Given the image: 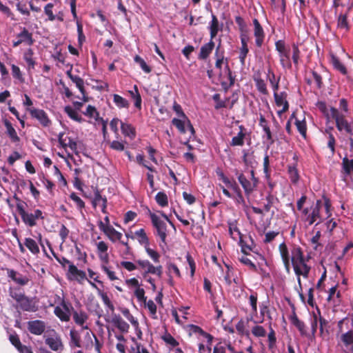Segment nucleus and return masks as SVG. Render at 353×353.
<instances>
[{
    "instance_id": "obj_21",
    "label": "nucleus",
    "mask_w": 353,
    "mask_h": 353,
    "mask_svg": "<svg viewBox=\"0 0 353 353\" xmlns=\"http://www.w3.org/2000/svg\"><path fill=\"white\" fill-rule=\"evenodd\" d=\"M97 252L99 260L102 263L108 264L109 263V254L108 253V245L103 241H99L96 243Z\"/></svg>"
},
{
    "instance_id": "obj_24",
    "label": "nucleus",
    "mask_w": 353,
    "mask_h": 353,
    "mask_svg": "<svg viewBox=\"0 0 353 353\" xmlns=\"http://www.w3.org/2000/svg\"><path fill=\"white\" fill-rule=\"evenodd\" d=\"M279 250L281 256L283 263L288 272L290 270V256L288 248L285 242L281 243L279 246Z\"/></svg>"
},
{
    "instance_id": "obj_48",
    "label": "nucleus",
    "mask_w": 353,
    "mask_h": 353,
    "mask_svg": "<svg viewBox=\"0 0 353 353\" xmlns=\"http://www.w3.org/2000/svg\"><path fill=\"white\" fill-rule=\"evenodd\" d=\"M212 99L215 102L214 108L219 110L227 107V103L229 101L230 98L227 97L225 100H221L220 94L216 93L212 96Z\"/></svg>"
},
{
    "instance_id": "obj_20",
    "label": "nucleus",
    "mask_w": 353,
    "mask_h": 353,
    "mask_svg": "<svg viewBox=\"0 0 353 353\" xmlns=\"http://www.w3.org/2000/svg\"><path fill=\"white\" fill-rule=\"evenodd\" d=\"M288 94L285 92H281L279 93H274V98L276 105L278 107L283 106L282 110L278 111V114L281 115L282 113L288 110L289 104L287 101Z\"/></svg>"
},
{
    "instance_id": "obj_63",
    "label": "nucleus",
    "mask_w": 353,
    "mask_h": 353,
    "mask_svg": "<svg viewBox=\"0 0 353 353\" xmlns=\"http://www.w3.org/2000/svg\"><path fill=\"white\" fill-rule=\"evenodd\" d=\"M266 203L264 205V210L265 212H269L271 207L274 205V202L278 201V199L272 194L269 193L265 196Z\"/></svg>"
},
{
    "instance_id": "obj_62",
    "label": "nucleus",
    "mask_w": 353,
    "mask_h": 353,
    "mask_svg": "<svg viewBox=\"0 0 353 353\" xmlns=\"http://www.w3.org/2000/svg\"><path fill=\"white\" fill-rule=\"evenodd\" d=\"M252 334L255 336V337H264L265 336L266 334H267V332L265 330V329L261 326V325H254L252 328Z\"/></svg>"
},
{
    "instance_id": "obj_51",
    "label": "nucleus",
    "mask_w": 353,
    "mask_h": 353,
    "mask_svg": "<svg viewBox=\"0 0 353 353\" xmlns=\"http://www.w3.org/2000/svg\"><path fill=\"white\" fill-rule=\"evenodd\" d=\"M185 123H187V120H184L181 118H174L172 120V124L174 125L181 134H184L186 132Z\"/></svg>"
},
{
    "instance_id": "obj_27",
    "label": "nucleus",
    "mask_w": 353,
    "mask_h": 353,
    "mask_svg": "<svg viewBox=\"0 0 353 353\" xmlns=\"http://www.w3.org/2000/svg\"><path fill=\"white\" fill-rule=\"evenodd\" d=\"M45 343L53 351L57 352L63 349V345L60 336L57 335L54 337H47L45 340Z\"/></svg>"
},
{
    "instance_id": "obj_61",
    "label": "nucleus",
    "mask_w": 353,
    "mask_h": 353,
    "mask_svg": "<svg viewBox=\"0 0 353 353\" xmlns=\"http://www.w3.org/2000/svg\"><path fill=\"white\" fill-rule=\"evenodd\" d=\"M144 304L147 307V308L148 309L151 317L152 319H157V305L154 303V301L152 300H151V299H150L148 301L146 300V302L144 303Z\"/></svg>"
},
{
    "instance_id": "obj_12",
    "label": "nucleus",
    "mask_w": 353,
    "mask_h": 353,
    "mask_svg": "<svg viewBox=\"0 0 353 353\" xmlns=\"http://www.w3.org/2000/svg\"><path fill=\"white\" fill-rule=\"evenodd\" d=\"M6 270L7 271L8 277L19 285H26L30 281L28 276L23 275L13 269L6 268Z\"/></svg>"
},
{
    "instance_id": "obj_34",
    "label": "nucleus",
    "mask_w": 353,
    "mask_h": 353,
    "mask_svg": "<svg viewBox=\"0 0 353 353\" xmlns=\"http://www.w3.org/2000/svg\"><path fill=\"white\" fill-rule=\"evenodd\" d=\"M189 327L192 333L199 334V335L202 336L207 339V343H210V345H212L213 340L212 335L205 332L201 327L196 325L191 324L189 325Z\"/></svg>"
},
{
    "instance_id": "obj_19",
    "label": "nucleus",
    "mask_w": 353,
    "mask_h": 353,
    "mask_svg": "<svg viewBox=\"0 0 353 353\" xmlns=\"http://www.w3.org/2000/svg\"><path fill=\"white\" fill-rule=\"evenodd\" d=\"M28 331L34 335L42 334L46 330V323L41 320H34L28 322Z\"/></svg>"
},
{
    "instance_id": "obj_45",
    "label": "nucleus",
    "mask_w": 353,
    "mask_h": 353,
    "mask_svg": "<svg viewBox=\"0 0 353 353\" xmlns=\"http://www.w3.org/2000/svg\"><path fill=\"white\" fill-rule=\"evenodd\" d=\"M24 245L30 250L32 254H37L39 253V248L37 242L32 239L26 238Z\"/></svg>"
},
{
    "instance_id": "obj_60",
    "label": "nucleus",
    "mask_w": 353,
    "mask_h": 353,
    "mask_svg": "<svg viewBox=\"0 0 353 353\" xmlns=\"http://www.w3.org/2000/svg\"><path fill=\"white\" fill-rule=\"evenodd\" d=\"M145 252L148 255V256L154 262L159 263L160 261V254L159 253L154 249L150 248V245L145 248Z\"/></svg>"
},
{
    "instance_id": "obj_7",
    "label": "nucleus",
    "mask_w": 353,
    "mask_h": 353,
    "mask_svg": "<svg viewBox=\"0 0 353 353\" xmlns=\"http://www.w3.org/2000/svg\"><path fill=\"white\" fill-rule=\"evenodd\" d=\"M137 263L138 264L140 270H143L142 275L144 278H145L149 274L157 275L159 278L162 276L163 267L161 265L154 266L147 259H139L137 261Z\"/></svg>"
},
{
    "instance_id": "obj_8",
    "label": "nucleus",
    "mask_w": 353,
    "mask_h": 353,
    "mask_svg": "<svg viewBox=\"0 0 353 353\" xmlns=\"http://www.w3.org/2000/svg\"><path fill=\"white\" fill-rule=\"evenodd\" d=\"M73 307L69 301H61V304L54 307V314L63 322H68L72 314Z\"/></svg>"
},
{
    "instance_id": "obj_6",
    "label": "nucleus",
    "mask_w": 353,
    "mask_h": 353,
    "mask_svg": "<svg viewBox=\"0 0 353 353\" xmlns=\"http://www.w3.org/2000/svg\"><path fill=\"white\" fill-rule=\"evenodd\" d=\"M215 59V68L219 70V77L221 79L225 74L232 72L229 66L228 58L225 57V52L221 48V41L216 47L214 54Z\"/></svg>"
},
{
    "instance_id": "obj_4",
    "label": "nucleus",
    "mask_w": 353,
    "mask_h": 353,
    "mask_svg": "<svg viewBox=\"0 0 353 353\" xmlns=\"http://www.w3.org/2000/svg\"><path fill=\"white\" fill-rule=\"evenodd\" d=\"M229 234L232 239L234 241L239 240V245L241 248L242 252L247 254L248 251H252L255 247L254 240L250 236L251 241L250 244H247L242 238V234L241 233L239 228L237 227V222L236 221L228 222Z\"/></svg>"
},
{
    "instance_id": "obj_56",
    "label": "nucleus",
    "mask_w": 353,
    "mask_h": 353,
    "mask_svg": "<svg viewBox=\"0 0 353 353\" xmlns=\"http://www.w3.org/2000/svg\"><path fill=\"white\" fill-rule=\"evenodd\" d=\"M292 47V61L295 66H298L301 57V51L297 43H293Z\"/></svg>"
},
{
    "instance_id": "obj_2",
    "label": "nucleus",
    "mask_w": 353,
    "mask_h": 353,
    "mask_svg": "<svg viewBox=\"0 0 353 353\" xmlns=\"http://www.w3.org/2000/svg\"><path fill=\"white\" fill-rule=\"evenodd\" d=\"M149 216L150 218L152 225L155 229L154 235L159 236L160 239L159 246L163 249L164 247L167 246L168 243L166 241L168 236V230L166 222L161 219V217L149 210Z\"/></svg>"
},
{
    "instance_id": "obj_35",
    "label": "nucleus",
    "mask_w": 353,
    "mask_h": 353,
    "mask_svg": "<svg viewBox=\"0 0 353 353\" xmlns=\"http://www.w3.org/2000/svg\"><path fill=\"white\" fill-rule=\"evenodd\" d=\"M330 61L333 65V68L336 70L339 71L343 75H346L347 74V70L346 67L336 56L332 54Z\"/></svg>"
},
{
    "instance_id": "obj_59",
    "label": "nucleus",
    "mask_w": 353,
    "mask_h": 353,
    "mask_svg": "<svg viewBox=\"0 0 353 353\" xmlns=\"http://www.w3.org/2000/svg\"><path fill=\"white\" fill-rule=\"evenodd\" d=\"M163 341L171 347H174L179 345V342L170 334L166 332L161 336Z\"/></svg>"
},
{
    "instance_id": "obj_16",
    "label": "nucleus",
    "mask_w": 353,
    "mask_h": 353,
    "mask_svg": "<svg viewBox=\"0 0 353 353\" xmlns=\"http://www.w3.org/2000/svg\"><path fill=\"white\" fill-rule=\"evenodd\" d=\"M67 277L69 280H77L78 282L86 279V274L84 271L79 270L73 263L70 264L67 273Z\"/></svg>"
},
{
    "instance_id": "obj_10",
    "label": "nucleus",
    "mask_w": 353,
    "mask_h": 353,
    "mask_svg": "<svg viewBox=\"0 0 353 353\" xmlns=\"http://www.w3.org/2000/svg\"><path fill=\"white\" fill-rule=\"evenodd\" d=\"M21 31L16 36V40L13 41L12 46L17 47L21 43H25L27 46H32L34 43L32 34L26 29V28H21Z\"/></svg>"
},
{
    "instance_id": "obj_1",
    "label": "nucleus",
    "mask_w": 353,
    "mask_h": 353,
    "mask_svg": "<svg viewBox=\"0 0 353 353\" xmlns=\"http://www.w3.org/2000/svg\"><path fill=\"white\" fill-rule=\"evenodd\" d=\"M13 198L16 200V208L23 223L30 228H32L37 224V220L44 219L43 212L39 209H36L33 212H28L26 208L27 206L26 202L22 201L16 194Z\"/></svg>"
},
{
    "instance_id": "obj_36",
    "label": "nucleus",
    "mask_w": 353,
    "mask_h": 353,
    "mask_svg": "<svg viewBox=\"0 0 353 353\" xmlns=\"http://www.w3.org/2000/svg\"><path fill=\"white\" fill-rule=\"evenodd\" d=\"M290 50L279 53L280 63L284 69H291L292 62L290 57Z\"/></svg>"
},
{
    "instance_id": "obj_42",
    "label": "nucleus",
    "mask_w": 353,
    "mask_h": 353,
    "mask_svg": "<svg viewBox=\"0 0 353 353\" xmlns=\"http://www.w3.org/2000/svg\"><path fill=\"white\" fill-rule=\"evenodd\" d=\"M342 172L344 174V178L353 172V159H349L344 157L342 161Z\"/></svg>"
},
{
    "instance_id": "obj_11",
    "label": "nucleus",
    "mask_w": 353,
    "mask_h": 353,
    "mask_svg": "<svg viewBox=\"0 0 353 353\" xmlns=\"http://www.w3.org/2000/svg\"><path fill=\"white\" fill-rule=\"evenodd\" d=\"M98 226L100 230L105 234V235L112 243L121 241V239L123 236L122 234L120 232L116 230L112 226H106V228H104L103 221H98Z\"/></svg>"
},
{
    "instance_id": "obj_17",
    "label": "nucleus",
    "mask_w": 353,
    "mask_h": 353,
    "mask_svg": "<svg viewBox=\"0 0 353 353\" xmlns=\"http://www.w3.org/2000/svg\"><path fill=\"white\" fill-rule=\"evenodd\" d=\"M290 323L299 331L301 336L310 338V334L307 331V326L305 323L301 321L295 312L289 317Z\"/></svg>"
},
{
    "instance_id": "obj_15",
    "label": "nucleus",
    "mask_w": 353,
    "mask_h": 353,
    "mask_svg": "<svg viewBox=\"0 0 353 353\" xmlns=\"http://www.w3.org/2000/svg\"><path fill=\"white\" fill-rule=\"evenodd\" d=\"M290 252V262L292 263L293 269H297V263L305 260L303 252L301 248L296 245H292Z\"/></svg>"
},
{
    "instance_id": "obj_23",
    "label": "nucleus",
    "mask_w": 353,
    "mask_h": 353,
    "mask_svg": "<svg viewBox=\"0 0 353 353\" xmlns=\"http://www.w3.org/2000/svg\"><path fill=\"white\" fill-rule=\"evenodd\" d=\"M239 132L231 140L230 143L231 146H243L244 145V139L248 133L247 129L243 125H239Z\"/></svg>"
},
{
    "instance_id": "obj_14",
    "label": "nucleus",
    "mask_w": 353,
    "mask_h": 353,
    "mask_svg": "<svg viewBox=\"0 0 353 353\" xmlns=\"http://www.w3.org/2000/svg\"><path fill=\"white\" fill-rule=\"evenodd\" d=\"M306 262V259L301 262H298L297 269H294V273L297 276V281L300 288H301V281L300 276H303L304 278L307 279L311 269L310 266L308 265Z\"/></svg>"
},
{
    "instance_id": "obj_22",
    "label": "nucleus",
    "mask_w": 353,
    "mask_h": 353,
    "mask_svg": "<svg viewBox=\"0 0 353 353\" xmlns=\"http://www.w3.org/2000/svg\"><path fill=\"white\" fill-rule=\"evenodd\" d=\"M238 180L244 190L245 194L249 196L256 188V185L255 182L247 179V177L242 173L238 176Z\"/></svg>"
},
{
    "instance_id": "obj_49",
    "label": "nucleus",
    "mask_w": 353,
    "mask_h": 353,
    "mask_svg": "<svg viewBox=\"0 0 353 353\" xmlns=\"http://www.w3.org/2000/svg\"><path fill=\"white\" fill-rule=\"evenodd\" d=\"M337 26L341 29L349 30V25L347 22V13H341L337 20Z\"/></svg>"
},
{
    "instance_id": "obj_46",
    "label": "nucleus",
    "mask_w": 353,
    "mask_h": 353,
    "mask_svg": "<svg viewBox=\"0 0 353 353\" xmlns=\"http://www.w3.org/2000/svg\"><path fill=\"white\" fill-rule=\"evenodd\" d=\"M97 294L102 299L103 303L104 305L112 312L114 310V306L112 301H110V298L108 296V294L103 291H102L100 289H97Z\"/></svg>"
},
{
    "instance_id": "obj_54",
    "label": "nucleus",
    "mask_w": 353,
    "mask_h": 353,
    "mask_svg": "<svg viewBox=\"0 0 353 353\" xmlns=\"http://www.w3.org/2000/svg\"><path fill=\"white\" fill-rule=\"evenodd\" d=\"M113 101L119 108H128V100L117 94L113 95Z\"/></svg>"
},
{
    "instance_id": "obj_38",
    "label": "nucleus",
    "mask_w": 353,
    "mask_h": 353,
    "mask_svg": "<svg viewBox=\"0 0 353 353\" xmlns=\"http://www.w3.org/2000/svg\"><path fill=\"white\" fill-rule=\"evenodd\" d=\"M134 234L137 236L139 244L143 245L144 248L150 245L149 238L148 237L143 228H141L135 231Z\"/></svg>"
},
{
    "instance_id": "obj_53",
    "label": "nucleus",
    "mask_w": 353,
    "mask_h": 353,
    "mask_svg": "<svg viewBox=\"0 0 353 353\" xmlns=\"http://www.w3.org/2000/svg\"><path fill=\"white\" fill-rule=\"evenodd\" d=\"M341 341L345 346L347 347L353 344V330H350L341 336Z\"/></svg>"
},
{
    "instance_id": "obj_29",
    "label": "nucleus",
    "mask_w": 353,
    "mask_h": 353,
    "mask_svg": "<svg viewBox=\"0 0 353 353\" xmlns=\"http://www.w3.org/2000/svg\"><path fill=\"white\" fill-rule=\"evenodd\" d=\"M253 80L255 83L256 90L262 94H268V90L265 81L261 78L259 72L255 73L253 76Z\"/></svg>"
},
{
    "instance_id": "obj_33",
    "label": "nucleus",
    "mask_w": 353,
    "mask_h": 353,
    "mask_svg": "<svg viewBox=\"0 0 353 353\" xmlns=\"http://www.w3.org/2000/svg\"><path fill=\"white\" fill-rule=\"evenodd\" d=\"M3 124L6 128V133L8 136L10 137L12 142H19L20 141V138L17 135V133L15 129L13 128L12 123L8 119H4Z\"/></svg>"
},
{
    "instance_id": "obj_40",
    "label": "nucleus",
    "mask_w": 353,
    "mask_h": 353,
    "mask_svg": "<svg viewBox=\"0 0 353 353\" xmlns=\"http://www.w3.org/2000/svg\"><path fill=\"white\" fill-rule=\"evenodd\" d=\"M210 30V38L213 39L217 35L218 32L220 30L219 21L214 14H212V20L208 26Z\"/></svg>"
},
{
    "instance_id": "obj_31",
    "label": "nucleus",
    "mask_w": 353,
    "mask_h": 353,
    "mask_svg": "<svg viewBox=\"0 0 353 353\" xmlns=\"http://www.w3.org/2000/svg\"><path fill=\"white\" fill-rule=\"evenodd\" d=\"M172 108H173V110L176 112V114L179 117V118H181V119H183L184 120H187L188 128L189 130L190 131L191 134L193 135L194 134V129L192 125L191 124L189 119L188 118V117L185 115V114L183 111V109H182L181 105H179L176 101H174Z\"/></svg>"
},
{
    "instance_id": "obj_64",
    "label": "nucleus",
    "mask_w": 353,
    "mask_h": 353,
    "mask_svg": "<svg viewBox=\"0 0 353 353\" xmlns=\"http://www.w3.org/2000/svg\"><path fill=\"white\" fill-rule=\"evenodd\" d=\"M70 198L75 203L77 209L81 212L85 208L84 201L74 192L70 194Z\"/></svg>"
},
{
    "instance_id": "obj_39",
    "label": "nucleus",
    "mask_w": 353,
    "mask_h": 353,
    "mask_svg": "<svg viewBox=\"0 0 353 353\" xmlns=\"http://www.w3.org/2000/svg\"><path fill=\"white\" fill-rule=\"evenodd\" d=\"M83 114L90 119H94L98 124H99L100 119H103L99 117V113L96 108L91 105L87 106L85 111L83 112Z\"/></svg>"
},
{
    "instance_id": "obj_3",
    "label": "nucleus",
    "mask_w": 353,
    "mask_h": 353,
    "mask_svg": "<svg viewBox=\"0 0 353 353\" xmlns=\"http://www.w3.org/2000/svg\"><path fill=\"white\" fill-rule=\"evenodd\" d=\"M330 114L332 119L335 120L336 127L339 132H345L353 137V123L349 122L343 113L340 112L336 108H330Z\"/></svg>"
},
{
    "instance_id": "obj_57",
    "label": "nucleus",
    "mask_w": 353,
    "mask_h": 353,
    "mask_svg": "<svg viewBox=\"0 0 353 353\" xmlns=\"http://www.w3.org/2000/svg\"><path fill=\"white\" fill-rule=\"evenodd\" d=\"M134 61L139 65L140 68L145 73H150L152 71L151 68L148 65L146 62L140 56L136 55L134 57Z\"/></svg>"
},
{
    "instance_id": "obj_44",
    "label": "nucleus",
    "mask_w": 353,
    "mask_h": 353,
    "mask_svg": "<svg viewBox=\"0 0 353 353\" xmlns=\"http://www.w3.org/2000/svg\"><path fill=\"white\" fill-rule=\"evenodd\" d=\"M19 307L26 312L33 311V305L32 301L26 295L17 303Z\"/></svg>"
},
{
    "instance_id": "obj_50",
    "label": "nucleus",
    "mask_w": 353,
    "mask_h": 353,
    "mask_svg": "<svg viewBox=\"0 0 353 353\" xmlns=\"http://www.w3.org/2000/svg\"><path fill=\"white\" fill-rule=\"evenodd\" d=\"M228 80H229V82H227V81H221V87L223 89V90L227 92L228 91V90L234 85V82H235V76H233L232 75V72H230V73H227V74H225Z\"/></svg>"
},
{
    "instance_id": "obj_52",
    "label": "nucleus",
    "mask_w": 353,
    "mask_h": 353,
    "mask_svg": "<svg viewBox=\"0 0 353 353\" xmlns=\"http://www.w3.org/2000/svg\"><path fill=\"white\" fill-rule=\"evenodd\" d=\"M155 200L157 204L162 208L168 205V198L164 192H159L155 196Z\"/></svg>"
},
{
    "instance_id": "obj_37",
    "label": "nucleus",
    "mask_w": 353,
    "mask_h": 353,
    "mask_svg": "<svg viewBox=\"0 0 353 353\" xmlns=\"http://www.w3.org/2000/svg\"><path fill=\"white\" fill-rule=\"evenodd\" d=\"M121 128L123 134L130 139L135 138L136 132L134 128L130 123L121 122Z\"/></svg>"
},
{
    "instance_id": "obj_25",
    "label": "nucleus",
    "mask_w": 353,
    "mask_h": 353,
    "mask_svg": "<svg viewBox=\"0 0 353 353\" xmlns=\"http://www.w3.org/2000/svg\"><path fill=\"white\" fill-rule=\"evenodd\" d=\"M215 46V43L213 41V39L210 38L209 42L203 44L201 48L200 52L198 55V59L200 60H206L210 54L212 52Z\"/></svg>"
},
{
    "instance_id": "obj_30",
    "label": "nucleus",
    "mask_w": 353,
    "mask_h": 353,
    "mask_svg": "<svg viewBox=\"0 0 353 353\" xmlns=\"http://www.w3.org/2000/svg\"><path fill=\"white\" fill-rule=\"evenodd\" d=\"M72 316L74 321L78 325L82 327L83 329H88L87 325H84L85 323L87 321L88 319V315L85 312L81 310L80 312L73 311Z\"/></svg>"
},
{
    "instance_id": "obj_55",
    "label": "nucleus",
    "mask_w": 353,
    "mask_h": 353,
    "mask_svg": "<svg viewBox=\"0 0 353 353\" xmlns=\"http://www.w3.org/2000/svg\"><path fill=\"white\" fill-rule=\"evenodd\" d=\"M12 75L14 79L18 80L20 83H23L25 79L19 66L12 64L11 65Z\"/></svg>"
},
{
    "instance_id": "obj_47",
    "label": "nucleus",
    "mask_w": 353,
    "mask_h": 353,
    "mask_svg": "<svg viewBox=\"0 0 353 353\" xmlns=\"http://www.w3.org/2000/svg\"><path fill=\"white\" fill-rule=\"evenodd\" d=\"M263 131L264 132V134L262 137L263 143H265L267 145V148H269L270 146L274 143V139H273L270 126L266 127L263 130Z\"/></svg>"
},
{
    "instance_id": "obj_32",
    "label": "nucleus",
    "mask_w": 353,
    "mask_h": 353,
    "mask_svg": "<svg viewBox=\"0 0 353 353\" xmlns=\"http://www.w3.org/2000/svg\"><path fill=\"white\" fill-rule=\"evenodd\" d=\"M288 174L292 184H296L299 182L300 176L296 163L288 165Z\"/></svg>"
},
{
    "instance_id": "obj_28",
    "label": "nucleus",
    "mask_w": 353,
    "mask_h": 353,
    "mask_svg": "<svg viewBox=\"0 0 353 353\" xmlns=\"http://www.w3.org/2000/svg\"><path fill=\"white\" fill-rule=\"evenodd\" d=\"M112 323L117 327L121 332H128L130 325L126 323L120 315L114 314L112 317Z\"/></svg>"
},
{
    "instance_id": "obj_41",
    "label": "nucleus",
    "mask_w": 353,
    "mask_h": 353,
    "mask_svg": "<svg viewBox=\"0 0 353 353\" xmlns=\"http://www.w3.org/2000/svg\"><path fill=\"white\" fill-rule=\"evenodd\" d=\"M70 345L71 347H80L81 345V336L79 331L75 329H71L70 331Z\"/></svg>"
},
{
    "instance_id": "obj_13",
    "label": "nucleus",
    "mask_w": 353,
    "mask_h": 353,
    "mask_svg": "<svg viewBox=\"0 0 353 353\" xmlns=\"http://www.w3.org/2000/svg\"><path fill=\"white\" fill-rule=\"evenodd\" d=\"M254 26V36L255 37V45L261 48L264 42L265 34L259 20L254 18L252 20Z\"/></svg>"
},
{
    "instance_id": "obj_9",
    "label": "nucleus",
    "mask_w": 353,
    "mask_h": 353,
    "mask_svg": "<svg viewBox=\"0 0 353 353\" xmlns=\"http://www.w3.org/2000/svg\"><path fill=\"white\" fill-rule=\"evenodd\" d=\"M26 110L31 117L37 119L43 127H49L51 125V121L43 110L35 108H27Z\"/></svg>"
},
{
    "instance_id": "obj_18",
    "label": "nucleus",
    "mask_w": 353,
    "mask_h": 353,
    "mask_svg": "<svg viewBox=\"0 0 353 353\" xmlns=\"http://www.w3.org/2000/svg\"><path fill=\"white\" fill-rule=\"evenodd\" d=\"M107 203L108 200L105 196H102L101 192L97 189L94 192V196L92 200V205L94 208H96L97 205L101 208V212L103 214H108L107 212Z\"/></svg>"
},
{
    "instance_id": "obj_5",
    "label": "nucleus",
    "mask_w": 353,
    "mask_h": 353,
    "mask_svg": "<svg viewBox=\"0 0 353 353\" xmlns=\"http://www.w3.org/2000/svg\"><path fill=\"white\" fill-rule=\"evenodd\" d=\"M323 202L319 199L315 203H313L310 208H305L302 210V219L307 223L308 225H312L318 219L320 221L316 223L319 224L321 221L320 210L322 207Z\"/></svg>"
},
{
    "instance_id": "obj_26",
    "label": "nucleus",
    "mask_w": 353,
    "mask_h": 353,
    "mask_svg": "<svg viewBox=\"0 0 353 353\" xmlns=\"http://www.w3.org/2000/svg\"><path fill=\"white\" fill-rule=\"evenodd\" d=\"M34 52L32 49L28 48L23 54V59L27 63L26 70L30 73L34 69L37 62L33 57Z\"/></svg>"
},
{
    "instance_id": "obj_43",
    "label": "nucleus",
    "mask_w": 353,
    "mask_h": 353,
    "mask_svg": "<svg viewBox=\"0 0 353 353\" xmlns=\"http://www.w3.org/2000/svg\"><path fill=\"white\" fill-rule=\"evenodd\" d=\"M64 112L68 114V116L72 120L76 121L79 123H81L84 121V119L81 117V115L79 114L77 110L73 109L70 105H66L64 108Z\"/></svg>"
},
{
    "instance_id": "obj_58",
    "label": "nucleus",
    "mask_w": 353,
    "mask_h": 353,
    "mask_svg": "<svg viewBox=\"0 0 353 353\" xmlns=\"http://www.w3.org/2000/svg\"><path fill=\"white\" fill-rule=\"evenodd\" d=\"M236 330L239 334L244 335L247 337L250 336V332L249 330H245V323L243 320H240L236 325Z\"/></svg>"
}]
</instances>
